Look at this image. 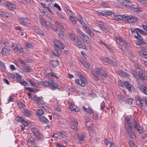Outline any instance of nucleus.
I'll return each mask as SVG.
<instances>
[{
    "label": "nucleus",
    "mask_w": 147,
    "mask_h": 147,
    "mask_svg": "<svg viewBox=\"0 0 147 147\" xmlns=\"http://www.w3.org/2000/svg\"><path fill=\"white\" fill-rule=\"evenodd\" d=\"M77 31L78 35L83 40L88 43H91V40L89 37L85 35L80 29H78Z\"/></svg>",
    "instance_id": "f257e3e1"
},
{
    "label": "nucleus",
    "mask_w": 147,
    "mask_h": 147,
    "mask_svg": "<svg viewBox=\"0 0 147 147\" xmlns=\"http://www.w3.org/2000/svg\"><path fill=\"white\" fill-rule=\"evenodd\" d=\"M77 75L80 78V80H76V82L82 86L84 87L85 84H87L86 79L84 78L82 74L81 73H78Z\"/></svg>",
    "instance_id": "f03ea898"
},
{
    "label": "nucleus",
    "mask_w": 147,
    "mask_h": 147,
    "mask_svg": "<svg viewBox=\"0 0 147 147\" xmlns=\"http://www.w3.org/2000/svg\"><path fill=\"white\" fill-rule=\"evenodd\" d=\"M75 45L79 48L83 49H85L86 47L85 44L84 43H82V40L80 39L77 38L75 40L74 42Z\"/></svg>",
    "instance_id": "7ed1b4c3"
},
{
    "label": "nucleus",
    "mask_w": 147,
    "mask_h": 147,
    "mask_svg": "<svg viewBox=\"0 0 147 147\" xmlns=\"http://www.w3.org/2000/svg\"><path fill=\"white\" fill-rule=\"evenodd\" d=\"M19 20L20 23L24 25L28 26L30 23V21L27 18H20Z\"/></svg>",
    "instance_id": "20e7f679"
},
{
    "label": "nucleus",
    "mask_w": 147,
    "mask_h": 147,
    "mask_svg": "<svg viewBox=\"0 0 147 147\" xmlns=\"http://www.w3.org/2000/svg\"><path fill=\"white\" fill-rule=\"evenodd\" d=\"M139 101L140 107H142L143 109V107L144 105V104L146 105L147 108V98L146 97H143L142 98L141 97L138 101Z\"/></svg>",
    "instance_id": "39448f33"
},
{
    "label": "nucleus",
    "mask_w": 147,
    "mask_h": 147,
    "mask_svg": "<svg viewBox=\"0 0 147 147\" xmlns=\"http://www.w3.org/2000/svg\"><path fill=\"white\" fill-rule=\"evenodd\" d=\"M138 20L137 18L134 16H126L124 20V22H128L129 23H134Z\"/></svg>",
    "instance_id": "423d86ee"
},
{
    "label": "nucleus",
    "mask_w": 147,
    "mask_h": 147,
    "mask_svg": "<svg viewBox=\"0 0 147 147\" xmlns=\"http://www.w3.org/2000/svg\"><path fill=\"white\" fill-rule=\"evenodd\" d=\"M136 33L137 34L138 37L137 36H136L135 37L137 38L139 40L138 42H137L136 45L141 46V45L145 44L146 42H144L143 39L142 38L140 35L138 33V31H136Z\"/></svg>",
    "instance_id": "0eeeda50"
},
{
    "label": "nucleus",
    "mask_w": 147,
    "mask_h": 147,
    "mask_svg": "<svg viewBox=\"0 0 147 147\" xmlns=\"http://www.w3.org/2000/svg\"><path fill=\"white\" fill-rule=\"evenodd\" d=\"M132 128L130 125H129V128L127 129V132L128 135L132 139H134L136 138V136L134 132L132 131Z\"/></svg>",
    "instance_id": "6e6552de"
},
{
    "label": "nucleus",
    "mask_w": 147,
    "mask_h": 147,
    "mask_svg": "<svg viewBox=\"0 0 147 147\" xmlns=\"http://www.w3.org/2000/svg\"><path fill=\"white\" fill-rule=\"evenodd\" d=\"M125 16L124 15H114L113 17V19L115 20L118 21L122 20L124 21V20L125 18Z\"/></svg>",
    "instance_id": "1a4fd4ad"
},
{
    "label": "nucleus",
    "mask_w": 147,
    "mask_h": 147,
    "mask_svg": "<svg viewBox=\"0 0 147 147\" xmlns=\"http://www.w3.org/2000/svg\"><path fill=\"white\" fill-rule=\"evenodd\" d=\"M121 5L126 7H129L133 6L131 2L127 0H125L122 2H121Z\"/></svg>",
    "instance_id": "9d476101"
},
{
    "label": "nucleus",
    "mask_w": 147,
    "mask_h": 147,
    "mask_svg": "<svg viewBox=\"0 0 147 147\" xmlns=\"http://www.w3.org/2000/svg\"><path fill=\"white\" fill-rule=\"evenodd\" d=\"M136 31H138V32H139L141 34L144 35H147V33L145 32H144L142 30L140 29L139 28H134V29H132L131 30V33L133 34H134V33L135 32V31L136 32Z\"/></svg>",
    "instance_id": "9b49d317"
},
{
    "label": "nucleus",
    "mask_w": 147,
    "mask_h": 147,
    "mask_svg": "<svg viewBox=\"0 0 147 147\" xmlns=\"http://www.w3.org/2000/svg\"><path fill=\"white\" fill-rule=\"evenodd\" d=\"M124 85L129 92H132V90H134V87L128 82H124Z\"/></svg>",
    "instance_id": "f8f14e48"
},
{
    "label": "nucleus",
    "mask_w": 147,
    "mask_h": 147,
    "mask_svg": "<svg viewBox=\"0 0 147 147\" xmlns=\"http://www.w3.org/2000/svg\"><path fill=\"white\" fill-rule=\"evenodd\" d=\"M119 75L123 78H125L126 77H128L129 74L123 71L120 70L117 72Z\"/></svg>",
    "instance_id": "ddd939ff"
},
{
    "label": "nucleus",
    "mask_w": 147,
    "mask_h": 147,
    "mask_svg": "<svg viewBox=\"0 0 147 147\" xmlns=\"http://www.w3.org/2000/svg\"><path fill=\"white\" fill-rule=\"evenodd\" d=\"M100 70L101 68H96L93 71H92V73L96 77H99Z\"/></svg>",
    "instance_id": "4468645a"
},
{
    "label": "nucleus",
    "mask_w": 147,
    "mask_h": 147,
    "mask_svg": "<svg viewBox=\"0 0 147 147\" xmlns=\"http://www.w3.org/2000/svg\"><path fill=\"white\" fill-rule=\"evenodd\" d=\"M136 80L137 81L138 84V87L140 88V86H143L144 83V80L142 79L140 76H138L136 78Z\"/></svg>",
    "instance_id": "2eb2a0df"
},
{
    "label": "nucleus",
    "mask_w": 147,
    "mask_h": 147,
    "mask_svg": "<svg viewBox=\"0 0 147 147\" xmlns=\"http://www.w3.org/2000/svg\"><path fill=\"white\" fill-rule=\"evenodd\" d=\"M54 47L55 49L58 51L59 49V47L61 42L58 40H55L54 41Z\"/></svg>",
    "instance_id": "dca6fc26"
},
{
    "label": "nucleus",
    "mask_w": 147,
    "mask_h": 147,
    "mask_svg": "<svg viewBox=\"0 0 147 147\" xmlns=\"http://www.w3.org/2000/svg\"><path fill=\"white\" fill-rule=\"evenodd\" d=\"M38 118L41 122H43L46 123H48L50 122L49 120L44 116H39L38 117Z\"/></svg>",
    "instance_id": "f3484780"
},
{
    "label": "nucleus",
    "mask_w": 147,
    "mask_h": 147,
    "mask_svg": "<svg viewBox=\"0 0 147 147\" xmlns=\"http://www.w3.org/2000/svg\"><path fill=\"white\" fill-rule=\"evenodd\" d=\"M83 65L89 69L91 70L92 69V67L88 62L84 61L81 62Z\"/></svg>",
    "instance_id": "a211bd4d"
},
{
    "label": "nucleus",
    "mask_w": 147,
    "mask_h": 147,
    "mask_svg": "<svg viewBox=\"0 0 147 147\" xmlns=\"http://www.w3.org/2000/svg\"><path fill=\"white\" fill-rule=\"evenodd\" d=\"M56 24L59 27L61 32H64L65 30H66L65 28L58 22H56Z\"/></svg>",
    "instance_id": "6ab92c4d"
},
{
    "label": "nucleus",
    "mask_w": 147,
    "mask_h": 147,
    "mask_svg": "<svg viewBox=\"0 0 147 147\" xmlns=\"http://www.w3.org/2000/svg\"><path fill=\"white\" fill-rule=\"evenodd\" d=\"M14 51L17 52L19 53L24 52V49L21 46V45H18V46L14 49Z\"/></svg>",
    "instance_id": "aec40b11"
},
{
    "label": "nucleus",
    "mask_w": 147,
    "mask_h": 147,
    "mask_svg": "<svg viewBox=\"0 0 147 147\" xmlns=\"http://www.w3.org/2000/svg\"><path fill=\"white\" fill-rule=\"evenodd\" d=\"M141 91L143 93L147 95V86H142L139 88Z\"/></svg>",
    "instance_id": "412c9836"
},
{
    "label": "nucleus",
    "mask_w": 147,
    "mask_h": 147,
    "mask_svg": "<svg viewBox=\"0 0 147 147\" xmlns=\"http://www.w3.org/2000/svg\"><path fill=\"white\" fill-rule=\"evenodd\" d=\"M139 73L140 74V76L141 78L142 79L144 80H147V77L146 76V74L143 73V70L140 69V71H139Z\"/></svg>",
    "instance_id": "4be33fe9"
},
{
    "label": "nucleus",
    "mask_w": 147,
    "mask_h": 147,
    "mask_svg": "<svg viewBox=\"0 0 147 147\" xmlns=\"http://www.w3.org/2000/svg\"><path fill=\"white\" fill-rule=\"evenodd\" d=\"M68 108L70 110H78L80 109L76 105L73 104H71L69 105Z\"/></svg>",
    "instance_id": "5701e85b"
},
{
    "label": "nucleus",
    "mask_w": 147,
    "mask_h": 147,
    "mask_svg": "<svg viewBox=\"0 0 147 147\" xmlns=\"http://www.w3.org/2000/svg\"><path fill=\"white\" fill-rule=\"evenodd\" d=\"M58 86V85L57 84L53 82H52L51 83L50 88H51L53 90L56 89L57 88L59 90L60 89L57 88Z\"/></svg>",
    "instance_id": "b1692460"
},
{
    "label": "nucleus",
    "mask_w": 147,
    "mask_h": 147,
    "mask_svg": "<svg viewBox=\"0 0 147 147\" xmlns=\"http://www.w3.org/2000/svg\"><path fill=\"white\" fill-rule=\"evenodd\" d=\"M105 60L107 63H109L113 66H115L117 64V62L114 61H113L111 59H110L108 58H107L105 59Z\"/></svg>",
    "instance_id": "393cba45"
},
{
    "label": "nucleus",
    "mask_w": 147,
    "mask_h": 147,
    "mask_svg": "<svg viewBox=\"0 0 147 147\" xmlns=\"http://www.w3.org/2000/svg\"><path fill=\"white\" fill-rule=\"evenodd\" d=\"M1 53L3 55L7 56L9 55L10 52L7 49L3 48L2 49Z\"/></svg>",
    "instance_id": "a878e982"
},
{
    "label": "nucleus",
    "mask_w": 147,
    "mask_h": 147,
    "mask_svg": "<svg viewBox=\"0 0 147 147\" xmlns=\"http://www.w3.org/2000/svg\"><path fill=\"white\" fill-rule=\"evenodd\" d=\"M50 63L52 67H54L58 66L59 63L56 60L51 61Z\"/></svg>",
    "instance_id": "bb28decb"
},
{
    "label": "nucleus",
    "mask_w": 147,
    "mask_h": 147,
    "mask_svg": "<svg viewBox=\"0 0 147 147\" xmlns=\"http://www.w3.org/2000/svg\"><path fill=\"white\" fill-rule=\"evenodd\" d=\"M22 113L24 116L27 117H30L32 115L31 111H24Z\"/></svg>",
    "instance_id": "cd10ccee"
},
{
    "label": "nucleus",
    "mask_w": 147,
    "mask_h": 147,
    "mask_svg": "<svg viewBox=\"0 0 147 147\" xmlns=\"http://www.w3.org/2000/svg\"><path fill=\"white\" fill-rule=\"evenodd\" d=\"M100 73H99V77L102 76L106 77L107 74V72L105 70L101 69Z\"/></svg>",
    "instance_id": "c85d7f7f"
},
{
    "label": "nucleus",
    "mask_w": 147,
    "mask_h": 147,
    "mask_svg": "<svg viewBox=\"0 0 147 147\" xmlns=\"http://www.w3.org/2000/svg\"><path fill=\"white\" fill-rule=\"evenodd\" d=\"M74 136L76 137H77L78 139V140L80 142H81L84 141V139L83 138V136L82 135H78L76 134L74 135Z\"/></svg>",
    "instance_id": "c756f323"
},
{
    "label": "nucleus",
    "mask_w": 147,
    "mask_h": 147,
    "mask_svg": "<svg viewBox=\"0 0 147 147\" xmlns=\"http://www.w3.org/2000/svg\"><path fill=\"white\" fill-rule=\"evenodd\" d=\"M6 5L8 7L11 8L12 9H15L16 8L15 5L11 2H7L6 3Z\"/></svg>",
    "instance_id": "7c9ffc66"
},
{
    "label": "nucleus",
    "mask_w": 147,
    "mask_h": 147,
    "mask_svg": "<svg viewBox=\"0 0 147 147\" xmlns=\"http://www.w3.org/2000/svg\"><path fill=\"white\" fill-rule=\"evenodd\" d=\"M138 53L142 58L147 59V54H144L140 51H138Z\"/></svg>",
    "instance_id": "2f4dec72"
},
{
    "label": "nucleus",
    "mask_w": 147,
    "mask_h": 147,
    "mask_svg": "<svg viewBox=\"0 0 147 147\" xmlns=\"http://www.w3.org/2000/svg\"><path fill=\"white\" fill-rule=\"evenodd\" d=\"M117 98L118 100L121 103H123L125 101V99L124 98L121 97L120 95H117Z\"/></svg>",
    "instance_id": "473e14b6"
},
{
    "label": "nucleus",
    "mask_w": 147,
    "mask_h": 147,
    "mask_svg": "<svg viewBox=\"0 0 147 147\" xmlns=\"http://www.w3.org/2000/svg\"><path fill=\"white\" fill-rule=\"evenodd\" d=\"M34 135L39 139L41 140L43 138L42 136L37 132H34Z\"/></svg>",
    "instance_id": "72a5a7b5"
},
{
    "label": "nucleus",
    "mask_w": 147,
    "mask_h": 147,
    "mask_svg": "<svg viewBox=\"0 0 147 147\" xmlns=\"http://www.w3.org/2000/svg\"><path fill=\"white\" fill-rule=\"evenodd\" d=\"M101 27L104 30H106L107 31H109V27L107 26H106V25H105L104 23H103V24H102Z\"/></svg>",
    "instance_id": "f704fd0d"
},
{
    "label": "nucleus",
    "mask_w": 147,
    "mask_h": 147,
    "mask_svg": "<svg viewBox=\"0 0 147 147\" xmlns=\"http://www.w3.org/2000/svg\"><path fill=\"white\" fill-rule=\"evenodd\" d=\"M43 97L41 96L40 97H38L36 95H35L34 96V100L36 102L38 103L39 102V101H40V100Z\"/></svg>",
    "instance_id": "c9c22d12"
},
{
    "label": "nucleus",
    "mask_w": 147,
    "mask_h": 147,
    "mask_svg": "<svg viewBox=\"0 0 147 147\" xmlns=\"http://www.w3.org/2000/svg\"><path fill=\"white\" fill-rule=\"evenodd\" d=\"M16 121L18 122H22V121H24V119L22 117L19 116H18L17 117H16Z\"/></svg>",
    "instance_id": "e433bc0d"
},
{
    "label": "nucleus",
    "mask_w": 147,
    "mask_h": 147,
    "mask_svg": "<svg viewBox=\"0 0 147 147\" xmlns=\"http://www.w3.org/2000/svg\"><path fill=\"white\" fill-rule=\"evenodd\" d=\"M40 22L42 25L45 26L47 24V22L43 18H41L40 20Z\"/></svg>",
    "instance_id": "4c0bfd02"
},
{
    "label": "nucleus",
    "mask_w": 147,
    "mask_h": 147,
    "mask_svg": "<svg viewBox=\"0 0 147 147\" xmlns=\"http://www.w3.org/2000/svg\"><path fill=\"white\" fill-rule=\"evenodd\" d=\"M19 82L20 83L21 85L24 86H29L28 83L26 82L24 80L23 81H21V80Z\"/></svg>",
    "instance_id": "58836bf2"
},
{
    "label": "nucleus",
    "mask_w": 147,
    "mask_h": 147,
    "mask_svg": "<svg viewBox=\"0 0 147 147\" xmlns=\"http://www.w3.org/2000/svg\"><path fill=\"white\" fill-rule=\"evenodd\" d=\"M51 82H49L47 81L44 82L43 85L45 86L46 87L49 86L50 87Z\"/></svg>",
    "instance_id": "ea45409f"
},
{
    "label": "nucleus",
    "mask_w": 147,
    "mask_h": 147,
    "mask_svg": "<svg viewBox=\"0 0 147 147\" xmlns=\"http://www.w3.org/2000/svg\"><path fill=\"white\" fill-rule=\"evenodd\" d=\"M69 37L71 40H72L75 41L76 39L75 36L71 33L69 34Z\"/></svg>",
    "instance_id": "a19ab883"
},
{
    "label": "nucleus",
    "mask_w": 147,
    "mask_h": 147,
    "mask_svg": "<svg viewBox=\"0 0 147 147\" xmlns=\"http://www.w3.org/2000/svg\"><path fill=\"white\" fill-rule=\"evenodd\" d=\"M103 13H104V16L110 15L112 14V13L111 11H103Z\"/></svg>",
    "instance_id": "79ce46f5"
},
{
    "label": "nucleus",
    "mask_w": 147,
    "mask_h": 147,
    "mask_svg": "<svg viewBox=\"0 0 147 147\" xmlns=\"http://www.w3.org/2000/svg\"><path fill=\"white\" fill-rule=\"evenodd\" d=\"M84 28L85 29V32L89 34L90 32V28L88 27L87 25H84Z\"/></svg>",
    "instance_id": "37998d69"
},
{
    "label": "nucleus",
    "mask_w": 147,
    "mask_h": 147,
    "mask_svg": "<svg viewBox=\"0 0 147 147\" xmlns=\"http://www.w3.org/2000/svg\"><path fill=\"white\" fill-rule=\"evenodd\" d=\"M36 32L38 34H40L42 35H44V32L40 29L36 30Z\"/></svg>",
    "instance_id": "c03bdc74"
},
{
    "label": "nucleus",
    "mask_w": 147,
    "mask_h": 147,
    "mask_svg": "<svg viewBox=\"0 0 147 147\" xmlns=\"http://www.w3.org/2000/svg\"><path fill=\"white\" fill-rule=\"evenodd\" d=\"M15 74L16 75V78L17 79V80L18 81V82H19L20 81H21V79L22 78V76L17 73H16Z\"/></svg>",
    "instance_id": "a18cd8bd"
},
{
    "label": "nucleus",
    "mask_w": 147,
    "mask_h": 147,
    "mask_svg": "<svg viewBox=\"0 0 147 147\" xmlns=\"http://www.w3.org/2000/svg\"><path fill=\"white\" fill-rule=\"evenodd\" d=\"M69 19L70 21L74 24H76L77 21L75 20V18L71 16H70Z\"/></svg>",
    "instance_id": "49530a36"
},
{
    "label": "nucleus",
    "mask_w": 147,
    "mask_h": 147,
    "mask_svg": "<svg viewBox=\"0 0 147 147\" xmlns=\"http://www.w3.org/2000/svg\"><path fill=\"white\" fill-rule=\"evenodd\" d=\"M36 115L39 116H41L44 114V112L43 111H37L36 113Z\"/></svg>",
    "instance_id": "de8ad7c7"
},
{
    "label": "nucleus",
    "mask_w": 147,
    "mask_h": 147,
    "mask_svg": "<svg viewBox=\"0 0 147 147\" xmlns=\"http://www.w3.org/2000/svg\"><path fill=\"white\" fill-rule=\"evenodd\" d=\"M133 100L132 98H129L127 100V102L129 105H131L132 104Z\"/></svg>",
    "instance_id": "09e8293b"
},
{
    "label": "nucleus",
    "mask_w": 147,
    "mask_h": 147,
    "mask_svg": "<svg viewBox=\"0 0 147 147\" xmlns=\"http://www.w3.org/2000/svg\"><path fill=\"white\" fill-rule=\"evenodd\" d=\"M18 45L17 42L16 43H13L12 44V45H11V47L14 50V49H15L18 46Z\"/></svg>",
    "instance_id": "8fccbe9b"
},
{
    "label": "nucleus",
    "mask_w": 147,
    "mask_h": 147,
    "mask_svg": "<svg viewBox=\"0 0 147 147\" xmlns=\"http://www.w3.org/2000/svg\"><path fill=\"white\" fill-rule=\"evenodd\" d=\"M60 135L61 136L62 138H67V136L65 135V132L63 131H60L59 132Z\"/></svg>",
    "instance_id": "3c124183"
},
{
    "label": "nucleus",
    "mask_w": 147,
    "mask_h": 147,
    "mask_svg": "<svg viewBox=\"0 0 147 147\" xmlns=\"http://www.w3.org/2000/svg\"><path fill=\"white\" fill-rule=\"evenodd\" d=\"M102 6L104 7L105 8H107L109 7V4L107 3H102L101 4Z\"/></svg>",
    "instance_id": "603ef678"
},
{
    "label": "nucleus",
    "mask_w": 147,
    "mask_h": 147,
    "mask_svg": "<svg viewBox=\"0 0 147 147\" xmlns=\"http://www.w3.org/2000/svg\"><path fill=\"white\" fill-rule=\"evenodd\" d=\"M63 32H61L59 33L58 35L59 37L61 39H63L65 37Z\"/></svg>",
    "instance_id": "864d4df0"
},
{
    "label": "nucleus",
    "mask_w": 147,
    "mask_h": 147,
    "mask_svg": "<svg viewBox=\"0 0 147 147\" xmlns=\"http://www.w3.org/2000/svg\"><path fill=\"white\" fill-rule=\"evenodd\" d=\"M136 129L140 134H141L143 132L141 126H140L138 127H137Z\"/></svg>",
    "instance_id": "5fc2aeb1"
},
{
    "label": "nucleus",
    "mask_w": 147,
    "mask_h": 147,
    "mask_svg": "<svg viewBox=\"0 0 147 147\" xmlns=\"http://www.w3.org/2000/svg\"><path fill=\"white\" fill-rule=\"evenodd\" d=\"M125 120L127 121V123L129 127V125H130L131 126V123L130 122V119L128 117H125Z\"/></svg>",
    "instance_id": "6e6d98bb"
},
{
    "label": "nucleus",
    "mask_w": 147,
    "mask_h": 147,
    "mask_svg": "<svg viewBox=\"0 0 147 147\" xmlns=\"http://www.w3.org/2000/svg\"><path fill=\"white\" fill-rule=\"evenodd\" d=\"M26 46L28 48L31 49L33 47V45L30 42L27 43L26 45Z\"/></svg>",
    "instance_id": "4d7b16f0"
},
{
    "label": "nucleus",
    "mask_w": 147,
    "mask_h": 147,
    "mask_svg": "<svg viewBox=\"0 0 147 147\" xmlns=\"http://www.w3.org/2000/svg\"><path fill=\"white\" fill-rule=\"evenodd\" d=\"M8 76L9 78L11 79H14L15 78V76L13 74L10 73L8 74Z\"/></svg>",
    "instance_id": "13d9d810"
},
{
    "label": "nucleus",
    "mask_w": 147,
    "mask_h": 147,
    "mask_svg": "<svg viewBox=\"0 0 147 147\" xmlns=\"http://www.w3.org/2000/svg\"><path fill=\"white\" fill-rule=\"evenodd\" d=\"M0 16L3 17H8L7 14H5V13L2 12H0Z\"/></svg>",
    "instance_id": "bf43d9fd"
},
{
    "label": "nucleus",
    "mask_w": 147,
    "mask_h": 147,
    "mask_svg": "<svg viewBox=\"0 0 147 147\" xmlns=\"http://www.w3.org/2000/svg\"><path fill=\"white\" fill-rule=\"evenodd\" d=\"M134 127L136 128H137V127H138L140 126L138 123L136 121H134V122L133 123Z\"/></svg>",
    "instance_id": "052dcab7"
},
{
    "label": "nucleus",
    "mask_w": 147,
    "mask_h": 147,
    "mask_svg": "<svg viewBox=\"0 0 147 147\" xmlns=\"http://www.w3.org/2000/svg\"><path fill=\"white\" fill-rule=\"evenodd\" d=\"M134 127L136 128H137V127H138L140 126L138 123L136 121H134V122L133 123Z\"/></svg>",
    "instance_id": "680f3d73"
},
{
    "label": "nucleus",
    "mask_w": 147,
    "mask_h": 147,
    "mask_svg": "<svg viewBox=\"0 0 147 147\" xmlns=\"http://www.w3.org/2000/svg\"><path fill=\"white\" fill-rule=\"evenodd\" d=\"M133 6H132V7H130L131 8V10H134V11H139V10L138 8L136 7H135V6L133 4Z\"/></svg>",
    "instance_id": "e2e57ef3"
},
{
    "label": "nucleus",
    "mask_w": 147,
    "mask_h": 147,
    "mask_svg": "<svg viewBox=\"0 0 147 147\" xmlns=\"http://www.w3.org/2000/svg\"><path fill=\"white\" fill-rule=\"evenodd\" d=\"M82 108L84 110H86V109H87L88 110H92V108L90 107L86 108L85 106H83L82 107Z\"/></svg>",
    "instance_id": "0e129e2a"
},
{
    "label": "nucleus",
    "mask_w": 147,
    "mask_h": 147,
    "mask_svg": "<svg viewBox=\"0 0 147 147\" xmlns=\"http://www.w3.org/2000/svg\"><path fill=\"white\" fill-rule=\"evenodd\" d=\"M132 74L134 77H136V78L138 76H140V75L138 74L136 72L134 71H132Z\"/></svg>",
    "instance_id": "69168bd1"
},
{
    "label": "nucleus",
    "mask_w": 147,
    "mask_h": 147,
    "mask_svg": "<svg viewBox=\"0 0 147 147\" xmlns=\"http://www.w3.org/2000/svg\"><path fill=\"white\" fill-rule=\"evenodd\" d=\"M54 7L57 8L59 11L61 10V8L57 4L55 3L54 5Z\"/></svg>",
    "instance_id": "338daca9"
},
{
    "label": "nucleus",
    "mask_w": 147,
    "mask_h": 147,
    "mask_svg": "<svg viewBox=\"0 0 147 147\" xmlns=\"http://www.w3.org/2000/svg\"><path fill=\"white\" fill-rule=\"evenodd\" d=\"M141 50L143 52H147V47H143Z\"/></svg>",
    "instance_id": "774afa93"
}]
</instances>
